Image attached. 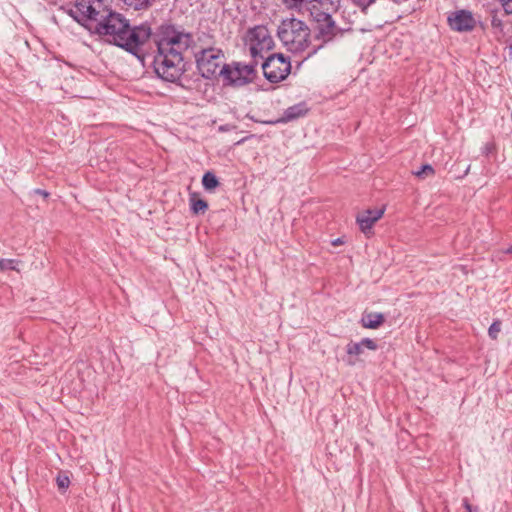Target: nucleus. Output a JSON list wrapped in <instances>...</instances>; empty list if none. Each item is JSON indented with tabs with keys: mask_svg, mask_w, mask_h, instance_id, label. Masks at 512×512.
<instances>
[{
	"mask_svg": "<svg viewBox=\"0 0 512 512\" xmlns=\"http://www.w3.org/2000/svg\"><path fill=\"white\" fill-rule=\"evenodd\" d=\"M224 60L223 51L215 47L203 49L196 55L197 68L205 78L221 76V70L226 65Z\"/></svg>",
	"mask_w": 512,
	"mask_h": 512,
	"instance_id": "4",
	"label": "nucleus"
},
{
	"mask_svg": "<svg viewBox=\"0 0 512 512\" xmlns=\"http://www.w3.org/2000/svg\"><path fill=\"white\" fill-rule=\"evenodd\" d=\"M463 506L465 507L467 512H472V506L470 505L467 499L463 500Z\"/></svg>",
	"mask_w": 512,
	"mask_h": 512,
	"instance_id": "26",
	"label": "nucleus"
},
{
	"mask_svg": "<svg viewBox=\"0 0 512 512\" xmlns=\"http://www.w3.org/2000/svg\"><path fill=\"white\" fill-rule=\"evenodd\" d=\"M365 349L376 350L377 344L370 338H364L360 342H349L346 345V363L349 366H355L361 361V356L364 355Z\"/></svg>",
	"mask_w": 512,
	"mask_h": 512,
	"instance_id": "11",
	"label": "nucleus"
},
{
	"mask_svg": "<svg viewBox=\"0 0 512 512\" xmlns=\"http://www.w3.org/2000/svg\"><path fill=\"white\" fill-rule=\"evenodd\" d=\"M245 45L253 57H263L273 48L272 36L265 26L259 25L249 29L244 37Z\"/></svg>",
	"mask_w": 512,
	"mask_h": 512,
	"instance_id": "6",
	"label": "nucleus"
},
{
	"mask_svg": "<svg viewBox=\"0 0 512 512\" xmlns=\"http://www.w3.org/2000/svg\"><path fill=\"white\" fill-rule=\"evenodd\" d=\"M450 28L457 32H470L476 26L473 14L467 10H458L448 16Z\"/></svg>",
	"mask_w": 512,
	"mask_h": 512,
	"instance_id": "13",
	"label": "nucleus"
},
{
	"mask_svg": "<svg viewBox=\"0 0 512 512\" xmlns=\"http://www.w3.org/2000/svg\"><path fill=\"white\" fill-rule=\"evenodd\" d=\"M339 0H290V9H297L302 12L303 9L311 14V9L321 10V12H334L337 10Z\"/></svg>",
	"mask_w": 512,
	"mask_h": 512,
	"instance_id": "12",
	"label": "nucleus"
},
{
	"mask_svg": "<svg viewBox=\"0 0 512 512\" xmlns=\"http://www.w3.org/2000/svg\"><path fill=\"white\" fill-rule=\"evenodd\" d=\"M193 39L191 34L180 31L174 27H167L163 30L158 42V51L166 54L182 56L191 45Z\"/></svg>",
	"mask_w": 512,
	"mask_h": 512,
	"instance_id": "3",
	"label": "nucleus"
},
{
	"mask_svg": "<svg viewBox=\"0 0 512 512\" xmlns=\"http://www.w3.org/2000/svg\"><path fill=\"white\" fill-rule=\"evenodd\" d=\"M92 33L110 36L119 47L136 53L151 36V29L147 25L131 28L128 21L119 13L109 9V15L100 21Z\"/></svg>",
	"mask_w": 512,
	"mask_h": 512,
	"instance_id": "1",
	"label": "nucleus"
},
{
	"mask_svg": "<svg viewBox=\"0 0 512 512\" xmlns=\"http://www.w3.org/2000/svg\"><path fill=\"white\" fill-rule=\"evenodd\" d=\"M506 253H508V254L512 253V245L506 250Z\"/></svg>",
	"mask_w": 512,
	"mask_h": 512,
	"instance_id": "30",
	"label": "nucleus"
},
{
	"mask_svg": "<svg viewBox=\"0 0 512 512\" xmlns=\"http://www.w3.org/2000/svg\"><path fill=\"white\" fill-rule=\"evenodd\" d=\"M189 204L193 214H204L208 209V203L199 197L196 192L190 193Z\"/></svg>",
	"mask_w": 512,
	"mask_h": 512,
	"instance_id": "16",
	"label": "nucleus"
},
{
	"mask_svg": "<svg viewBox=\"0 0 512 512\" xmlns=\"http://www.w3.org/2000/svg\"><path fill=\"white\" fill-rule=\"evenodd\" d=\"M35 192H36L38 195L43 196L44 198H47V197L49 196V193H48V192H46V191H44V190H41V189H37Z\"/></svg>",
	"mask_w": 512,
	"mask_h": 512,
	"instance_id": "27",
	"label": "nucleus"
},
{
	"mask_svg": "<svg viewBox=\"0 0 512 512\" xmlns=\"http://www.w3.org/2000/svg\"><path fill=\"white\" fill-rule=\"evenodd\" d=\"M155 71L163 80L175 82L184 71L183 56L159 52L155 60Z\"/></svg>",
	"mask_w": 512,
	"mask_h": 512,
	"instance_id": "5",
	"label": "nucleus"
},
{
	"mask_svg": "<svg viewBox=\"0 0 512 512\" xmlns=\"http://www.w3.org/2000/svg\"><path fill=\"white\" fill-rule=\"evenodd\" d=\"M317 23L319 34L325 41L331 40L338 32L339 28L332 19L331 12H321V10L311 9L309 14Z\"/></svg>",
	"mask_w": 512,
	"mask_h": 512,
	"instance_id": "10",
	"label": "nucleus"
},
{
	"mask_svg": "<svg viewBox=\"0 0 512 512\" xmlns=\"http://www.w3.org/2000/svg\"><path fill=\"white\" fill-rule=\"evenodd\" d=\"M308 111V108L304 103L290 107V120L304 116Z\"/></svg>",
	"mask_w": 512,
	"mask_h": 512,
	"instance_id": "20",
	"label": "nucleus"
},
{
	"mask_svg": "<svg viewBox=\"0 0 512 512\" xmlns=\"http://www.w3.org/2000/svg\"><path fill=\"white\" fill-rule=\"evenodd\" d=\"M71 15L90 32L109 15V8L103 0H76Z\"/></svg>",
	"mask_w": 512,
	"mask_h": 512,
	"instance_id": "2",
	"label": "nucleus"
},
{
	"mask_svg": "<svg viewBox=\"0 0 512 512\" xmlns=\"http://www.w3.org/2000/svg\"><path fill=\"white\" fill-rule=\"evenodd\" d=\"M155 0H123L124 4L133 10H145L149 8Z\"/></svg>",
	"mask_w": 512,
	"mask_h": 512,
	"instance_id": "17",
	"label": "nucleus"
},
{
	"mask_svg": "<svg viewBox=\"0 0 512 512\" xmlns=\"http://www.w3.org/2000/svg\"><path fill=\"white\" fill-rule=\"evenodd\" d=\"M254 75V68L250 65L232 63L225 65L221 70V77L225 83L237 86L250 82Z\"/></svg>",
	"mask_w": 512,
	"mask_h": 512,
	"instance_id": "7",
	"label": "nucleus"
},
{
	"mask_svg": "<svg viewBox=\"0 0 512 512\" xmlns=\"http://www.w3.org/2000/svg\"><path fill=\"white\" fill-rule=\"evenodd\" d=\"M310 43V29L301 20L290 18V52L304 51Z\"/></svg>",
	"mask_w": 512,
	"mask_h": 512,
	"instance_id": "8",
	"label": "nucleus"
},
{
	"mask_svg": "<svg viewBox=\"0 0 512 512\" xmlns=\"http://www.w3.org/2000/svg\"><path fill=\"white\" fill-rule=\"evenodd\" d=\"M202 184L207 191H213L219 186V181L212 172H206L203 175Z\"/></svg>",
	"mask_w": 512,
	"mask_h": 512,
	"instance_id": "18",
	"label": "nucleus"
},
{
	"mask_svg": "<svg viewBox=\"0 0 512 512\" xmlns=\"http://www.w3.org/2000/svg\"><path fill=\"white\" fill-rule=\"evenodd\" d=\"M414 175L418 178L424 179L426 177H430L434 175V169L431 165L426 164L423 165L422 168L416 172H414Z\"/></svg>",
	"mask_w": 512,
	"mask_h": 512,
	"instance_id": "21",
	"label": "nucleus"
},
{
	"mask_svg": "<svg viewBox=\"0 0 512 512\" xmlns=\"http://www.w3.org/2000/svg\"><path fill=\"white\" fill-rule=\"evenodd\" d=\"M263 72L270 82H280L288 75V62L283 54H275L264 62Z\"/></svg>",
	"mask_w": 512,
	"mask_h": 512,
	"instance_id": "9",
	"label": "nucleus"
},
{
	"mask_svg": "<svg viewBox=\"0 0 512 512\" xmlns=\"http://www.w3.org/2000/svg\"><path fill=\"white\" fill-rule=\"evenodd\" d=\"M509 55L512 58V38H511V41H510V44H509Z\"/></svg>",
	"mask_w": 512,
	"mask_h": 512,
	"instance_id": "28",
	"label": "nucleus"
},
{
	"mask_svg": "<svg viewBox=\"0 0 512 512\" xmlns=\"http://www.w3.org/2000/svg\"><path fill=\"white\" fill-rule=\"evenodd\" d=\"M342 243V241L340 239H336L334 242H333V245H338Z\"/></svg>",
	"mask_w": 512,
	"mask_h": 512,
	"instance_id": "29",
	"label": "nucleus"
},
{
	"mask_svg": "<svg viewBox=\"0 0 512 512\" xmlns=\"http://www.w3.org/2000/svg\"><path fill=\"white\" fill-rule=\"evenodd\" d=\"M507 14H512V0H500Z\"/></svg>",
	"mask_w": 512,
	"mask_h": 512,
	"instance_id": "24",
	"label": "nucleus"
},
{
	"mask_svg": "<svg viewBox=\"0 0 512 512\" xmlns=\"http://www.w3.org/2000/svg\"><path fill=\"white\" fill-rule=\"evenodd\" d=\"M384 212V208L366 209L359 212L356 216V222L359 225L361 232L366 236H370L372 234L374 224L382 218Z\"/></svg>",
	"mask_w": 512,
	"mask_h": 512,
	"instance_id": "14",
	"label": "nucleus"
},
{
	"mask_svg": "<svg viewBox=\"0 0 512 512\" xmlns=\"http://www.w3.org/2000/svg\"><path fill=\"white\" fill-rule=\"evenodd\" d=\"M501 331V323L499 321H495L491 324L488 330V334L492 339H496L498 334Z\"/></svg>",
	"mask_w": 512,
	"mask_h": 512,
	"instance_id": "23",
	"label": "nucleus"
},
{
	"mask_svg": "<svg viewBox=\"0 0 512 512\" xmlns=\"http://www.w3.org/2000/svg\"><path fill=\"white\" fill-rule=\"evenodd\" d=\"M384 321V315L378 312H365L361 318L362 326L369 329L379 328Z\"/></svg>",
	"mask_w": 512,
	"mask_h": 512,
	"instance_id": "15",
	"label": "nucleus"
},
{
	"mask_svg": "<svg viewBox=\"0 0 512 512\" xmlns=\"http://www.w3.org/2000/svg\"><path fill=\"white\" fill-rule=\"evenodd\" d=\"M21 262L15 259H0V271L15 270L19 271L18 265Z\"/></svg>",
	"mask_w": 512,
	"mask_h": 512,
	"instance_id": "19",
	"label": "nucleus"
},
{
	"mask_svg": "<svg viewBox=\"0 0 512 512\" xmlns=\"http://www.w3.org/2000/svg\"><path fill=\"white\" fill-rule=\"evenodd\" d=\"M56 483L59 490L65 491L70 485V479L67 474L59 473L56 478Z\"/></svg>",
	"mask_w": 512,
	"mask_h": 512,
	"instance_id": "22",
	"label": "nucleus"
},
{
	"mask_svg": "<svg viewBox=\"0 0 512 512\" xmlns=\"http://www.w3.org/2000/svg\"><path fill=\"white\" fill-rule=\"evenodd\" d=\"M491 25L495 29H500V30L502 29V21L499 18H497L496 16H494L492 18Z\"/></svg>",
	"mask_w": 512,
	"mask_h": 512,
	"instance_id": "25",
	"label": "nucleus"
}]
</instances>
